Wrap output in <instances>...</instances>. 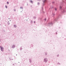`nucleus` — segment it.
Masks as SVG:
<instances>
[{"label":"nucleus","mask_w":66,"mask_h":66,"mask_svg":"<svg viewBox=\"0 0 66 66\" xmlns=\"http://www.w3.org/2000/svg\"><path fill=\"white\" fill-rule=\"evenodd\" d=\"M0 48H1V51H3L4 48H3L2 47V46H1L0 47Z\"/></svg>","instance_id":"1"},{"label":"nucleus","mask_w":66,"mask_h":66,"mask_svg":"<svg viewBox=\"0 0 66 66\" xmlns=\"http://www.w3.org/2000/svg\"><path fill=\"white\" fill-rule=\"evenodd\" d=\"M44 62H47V59L45 58L44 59Z\"/></svg>","instance_id":"2"},{"label":"nucleus","mask_w":66,"mask_h":66,"mask_svg":"<svg viewBox=\"0 0 66 66\" xmlns=\"http://www.w3.org/2000/svg\"><path fill=\"white\" fill-rule=\"evenodd\" d=\"M15 47V45H13L12 46V48H14Z\"/></svg>","instance_id":"3"},{"label":"nucleus","mask_w":66,"mask_h":66,"mask_svg":"<svg viewBox=\"0 0 66 66\" xmlns=\"http://www.w3.org/2000/svg\"><path fill=\"white\" fill-rule=\"evenodd\" d=\"M14 28H16V27H17V26H16V25H14Z\"/></svg>","instance_id":"4"},{"label":"nucleus","mask_w":66,"mask_h":66,"mask_svg":"<svg viewBox=\"0 0 66 66\" xmlns=\"http://www.w3.org/2000/svg\"><path fill=\"white\" fill-rule=\"evenodd\" d=\"M30 2H31V3H33V2L32 1H30Z\"/></svg>","instance_id":"5"},{"label":"nucleus","mask_w":66,"mask_h":66,"mask_svg":"<svg viewBox=\"0 0 66 66\" xmlns=\"http://www.w3.org/2000/svg\"><path fill=\"white\" fill-rule=\"evenodd\" d=\"M46 0H45V1H44L43 2H46Z\"/></svg>","instance_id":"6"},{"label":"nucleus","mask_w":66,"mask_h":66,"mask_svg":"<svg viewBox=\"0 0 66 66\" xmlns=\"http://www.w3.org/2000/svg\"><path fill=\"white\" fill-rule=\"evenodd\" d=\"M45 54L46 55H47V52H46L45 53Z\"/></svg>","instance_id":"7"},{"label":"nucleus","mask_w":66,"mask_h":66,"mask_svg":"<svg viewBox=\"0 0 66 66\" xmlns=\"http://www.w3.org/2000/svg\"><path fill=\"white\" fill-rule=\"evenodd\" d=\"M60 9H62V7H61V6H60Z\"/></svg>","instance_id":"8"},{"label":"nucleus","mask_w":66,"mask_h":66,"mask_svg":"<svg viewBox=\"0 0 66 66\" xmlns=\"http://www.w3.org/2000/svg\"><path fill=\"white\" fill-rule=\"evenodd\" d=\"M5 7H6V8H7V6H5Z\"/></svg>","instance_id":"9"},{"label":"nucleus","mask_w":66,"mask_h":66,"mask_svg":"<svg viewBox=\"0 0 66 66\" xmlns=\"http://www.w3.org/2000/svg\"><path fill=\"white\" fill-rule=\"evenodd\" d=\"M57 9H56V8H55V11H56Z\"/></svg>","instance_id":"10"},{"label":"nucleus","mask_w":66,"mask_h":66,"mask_svg":"<svg viewBox=\"0 0 66 66\" xmlns=\"http://www.w3.org/2000/svg\"><path fill=\"white\" fill-rule=\"evenodd\" d=\"M7 4H9V3H8V2H7Z\"/></svg>","instance_id":"11"},{"label":"nucleus","mask_w":66,"mask_h":66,"mask_svg":"<svg viewBox=\"0 0 66 66\" xmlns=\"http://www.w3.org/2000/svg\"><path fill=\"white\" fill-rule=\"evenodd\" d=\"M34 23H35V21H34Z\"/></svg>","instance_id":"12"},{"label":"nucleus","mask_w":66,"mask_h":66,"mask_svg":"<svg viewBox=\"0 0 66 66\" xmlns=\"http://www.w3.org/2000/svg\"><path fill=\"white\" fill-rule=\"evenodd\" d=\"M59 56V55H57V56Z\"/></svg>","instance_id":"13"},{"label":"nucleus","mask_w":66,"mask_h":66,"mask_svg":"<svg viewBox=\"0 0 66 66\" xmlns=\"http://www.w3.org/2000/svg\"><path fill=\"white\" fill-rule=\"evenodd\" d=\"M45 20H46V19H45Z\"/></svg>","instance_id":"14"},{"label":"nucleus","mask_w":66,"mask_h":66,"mask_svg":"<svg viewBox=\"0 0 66 66\" xmlns=\"http://www.w3.org/2000/svg\"><path fill=\"white\" fill-rule=\"evenodd\" d=\"M38 1H40V0H38Z\"/></svg>","instance_id":"15"},{"label":"nucleus","mask_w":66,"mask_h":66,"mask_svg":"<svg viewBox=\"0 0 66 66\" xmlns=\"http://www.w3.org/2000/svg\"><path fill=\"white\" fill-rule=\"evenodd\" d=\"M38 4H39V3H38Z\"/></svg>","instance_id":"16"}]
</instances>
